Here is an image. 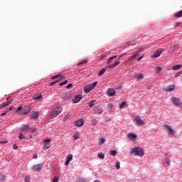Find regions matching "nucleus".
<instances>
[{"label": "nucleus", "mask_w": 182, "mask_h": 182, "mask_svg": "<svg viewBox=\"0 0 182 182\" xmlns=\"http://www.w3.org/2000/svg\"><path fill=\"white\" fill-rule=\"evenodd\" d=\"M130 154L133 156H139L140 157L144 156V149L140 146H136L131 149Z\"/></svg>", "instance_id": "1"}, {"label": "nucleus", "mask_w": 182, "mask_h": 182, "mask_svg": "<svg viewBox=\"0 0 182 182\" xmlns=\"http://www.w3.org/2000/svg\"><path fill=\"white\" fill-rule=\"evenodd\" d=\"M96 86H97V81H95V82L90 84V85H87L85 87L84 91L85 92V93H90V90H93V89H95V87H96Z\"/></svg>", "instance_id": "2"}, {"label": "nucleus", "mask_w": 182, "mask_h": 182, "mask_svg": "<svg viewBox=\"0 0 182 182\" xmlns=\"http://www.w3.org/2000/svg\"><path fill=\"white\" fill-rule=\"evenodd\" d=\"M21 112V114H28L31 112V107L29 106H25L23 107H20L17 109L16 112Z\"/></svg>", "instance_id": "3"}, {"label": "nucleus", "mask_w": 182, "mask_h": 182, "mask_svg": "<svg viewBox=\"0 0 182 182\" xmlns=\"http://www.w3.org/2000/svg\"><path fill=\"white\" fill-rule=\"evenodd\" d=\"M163 127L165 130H166L168 136H174V134H176V132H174V129H173V128L170 125L165 124Z\"/></svg>", "instance_id": "4"}, {"label": "nucleus", "mask_w": 182, "mask_h": 182, "mask_svg": "<svg viewBox=\"0 0 182 182\" xmlns=\"http://www.w3.org/2000/svg\"><path fill=\"white\" fill-rule=\"evenodd\" d=\"M63 110V108H62L61 107H58L57 108H55L50 114V117H56V116H58V114H60V113H62V111Z\"/></svg>", "instance_id": "5"}, {"label": "nucleus", "mask_w": 182, "mask_h": 182, "mask_svg": "<svg viewBox=\"0 0 182 182\" xmlns=\"http://www.w3.org/2000/svg\"><path fill=\"white\" fill-rule=\"evenodd\" d=\"M42 167H43V164H38L35 165L33 168L32 170L34 171V173H39L41 170H42Z\"/></svg>", "instance_id": "6"}, {"label": "nucleus", "mask_w": 182, "mask_h": 182, "mask_svg": "<svg viewBox=\"0 0 182 182\" xmlns=\"http://www.w3.org/2000/svg\"><path fill=\"white\" fill-rule=\"evenodd\" d=\"M171 100L173 105H175L176 106H181L182 105V100L180 98L172 97Z\"/></svg>", "instance_id": "7"}, {"label": "nucleus", "mask_w": 182, "mask_h": 182, "mask_svg": "<svg viewBox=\"0 0 182 182\" xmlns=\"http://www.w3.org/2000/svg\"><path fill=\"white\" fill-rule=\"evenodd\" d=\"M163 52H164V48H159L154 55H151V58H160Z\"/></svg>", "instance_id": "8"}, {"label": "nucleus", "mask_w": 182, "mask_h": 182, "mask_svg": "<svg viewBox=\"0 0 182 182\" xmlns=\"http://www.w3.org/2000/svg\"><path fill=\"white\" fill-rule=\"evenodd\" d=\"M94 114H102V113H103V109L99 106L94 107Z\"/></svg>", "instance_id": "9"}, {"label": "nucleus", "mask_w": 182, "mask_h": 182, "mask_svg": "<svg viewBox=\"0 0 182 182\" xmlns=\"http://www.w3.org/2000/svg\"><path fill=\"white\" fill-rule=\"evenodd\" d=\"M127 137L128 140H131L132 141H133V140H136V139H137V135L133 133H129L127 135Z\"/></svg>", "instance_id": "10"}, {"label": "nucleus", "mask_w": 182, "mask_h": 182, "mask_svg": "<svg viewBox=\"0 0 182 182\" xmlns=\"http://www.w3.org/2000/svg\"><path fill=\"white\" fill-rule=\"evenodd\" d=\"M72 160H73V155H72V154L68 155L66 157L65 166H68L69 163H70V161H72Z\"/></svg>", "instance_id": "11"}, {"label": "nucleus", "mask_w": 182, "mask_h": 182, "mask_svg": "<svg viewBox=\"0 0 182 182\" xmlns=\"http://www.w3.org/2000/svg\"><path fill=\"white\" fill-rule=\"evenodd\" d=\"M118 65H120V61H117L112 64H108L107 68H109V69H114V68Z\"/></svg>", "instance_id": "12"}, {"label": "nucleus", "mask_w": 182, "mask_h": 182, "mask_svg": "<svg viewBox=\"0 0 182 182\" xmlns=\"http://www.w3.org/2000/svg\"><path fill=\"white\" fill-rule=\"evenodd\" d=\"M83 97H82V95H78L77 96H75L73 100V103H79L80 100H82Z\"/></svg>", "instance_id": "13"}, {"label": "nucleus", "mask_w": 182, "mask_h": 182, "mask_svg": "<svg viewBox=\"0 0 182 182\" xmlns=\"http://www.w3.org/2000/svg\"><path fill=\"white\" fill-rule=\"evenodd\" d=\"M11 103H12V100H9V97H7L6 101L3 102L1 105V107H5L8 106L9 105H11Z\"/></svg>", "instance_id": "14"}, {"label": "nucleus", "mask_w": 182, "mask_h": 182, "mask_svg": "<svg viewBox=\"0 0 182 182\" xmlns=\"http://www.w3.org/2000/svg\"><path fill=\"white\" fill-rule=\"evenodd\" d=\"M75 124L77 127H80L85 124V121H83V119H78L75 122Z\"/></svg>", "instance_id": "15"}, {"label": "nucleus", "mask_w": 182, "mask_h": 182, "mask_svg": "<svg viewBox=\"0 0 182 182\" xmlns=\"http://www.w3.org/2000/svg\"><path fill=\"white\" fill-rule=\"evenodd\" d=\"M175 87L174 85H169L168 87H166V88H164V90L166 92H173V90H174Z\"/></svg>", "instance_id": "16"}, {"label": "nucleus", "mask_w": 182, "mask_h": 182, "mask_svg": "<svg viewBox=\"0 0 182 182\" xmlns=\"http://www.w3.org/2000/svg\"><path fill=\"white\" fill-rule=\"evenodd\" d=\"M135 122L137 123V124H144V121H143L139 117H135Z\"/></svg>", "instance_id": "17"}, {"label": "nucleus", "mask_w": 182, "mask_h": 182, "mask_svg": "<svg viewBox=\"0 0 182 182\" xmlns=\"http://www.w3.org/2000/svg\"><path fill=\"white\" fill-rule=\"evenodd\" d=\"M135 79H136V80H141L143 79H144V75L143 74H137L134 76Z\"/></svg>", "instance_id": "18"}, {"label": "nucleus", "mask_w": 182, "mask_h": 182, "mask_svg": "<svg viewBox=\"0 0 182 182\" xmlns=\"http://www.w3.org/2000/svg\"><path fill=\"white\" fill-rule=\"evenodd\" d=\"M138 55L139 54L137 53L135 54H132V55L128 58V60L129 62H131V60H133V59H136V58H137Z\"/></svg>", "instance_id": "19"}, {"label": "nucleus", "mask_w": 182, "mask_h": 182, "mask_svg": "<svg viewBox=\"0 0 182 182\" xmlns=\"http://www.w3.org/2000/svg\"><path fill=\"white\" fill-rule=\"evenodd\" d=\"M42 97V94L41 93H37L36 95H35L33 97V99H34V100H37L38 99H41Z\"/></svg>", "instance_id": "20"}, {"label": "nucleus", "mask_w": 182, "mask_h": 182, "mask_svg": "<svg viewBox=\"0 0 182 182\" xmlns=\"http://www.w3.org/2000/svg\"><path fill=\"white\" fill-rule=\"evenodd\" d=\"M114 93H116V92L114 91V89H109L108 90V95L109 96H114Z\"/></svg>", "instance_id": "21"}, {"label": "nucleus", "mask_w": 182, "mask_h": 182, "mask_svg": "<svg viewBox=\"0 0 182 182\" xmlns=\"http://www.w3.org/2000/svg\"><path fill=\"white\" fill-rule=\"evenodd\" d=\"M38 116H39V114H38V112H35L31 114V119H38Z\"/></svg>", "instance_id": "22"}, {"label": "nucleus", "mask_w": 182, "mask_h": 182, "mask_svg": "<svg viewBox=\"0 0 182 182\" xmlns=\"http://www.w3.org/2000/svg\"><path fill=\"white\" fill-rule=\"evenodd\" d=\"M163 70V68H161V67H156L154 68L155 70V73H160V72H161V70Z\"/></svg>", "instance_id": "23"}, {"label": "nucleus", "mask_w": 182, "mask_h": 182, "mask_svg": "<svg viewBox=\"0 0 182 182\" xmlns=\"http://www.w3.org/2000/svg\"><path fill=\"white\" fill-rule=\"evenodd\" d=\"M181 65H176L173 67V70H178V69H181Z\"/></svg>", "instance_id": "24"}, {"label": "nucleus", "mask_w": 182, "mask_h": 182, "mask_svg": "<svg viewBox=\"0 0 182 182\" xmlns=\"http://www.w3.org/2000/svg\"><path fill=\"white\" fill-rule=\"evenodd\" d=\"M6 180V176L1 174L0 175V181H5Z\"/></svg>", "instance_id": "25"}, {"label": "nucleus", "mask_w": 182, "mask_h": 182, "mask_svg": "<svg viewBox=\"0 0 182 182\" xmlns=\"http://www.w3.org/2000/svg\"><path fill=\"white\" fill-rule=\"evenodd\" d=\"M175 16L176 18H181V16H182V10H181L178 13L175 14Z\"/></svg>", "instance_id": "26"}, {"label": "nucleus", "mask_w": 182, "mask_h": 182, "mask_svg": "<svg viewBox=\"0 0 182 182\" xmlns=\"http://www.w3.org/2000/svg\"><path fill=\"white\" fill-rule=\"evenodd\" d=\"M109 154L111 155V156H116V154H117V151H116V150H112V151H109Z\"/></svg>", "instance_id": "27"}, {"label": "nucleus", "mask_w": 182, "mask_h": 182, "mask_svg": "<svg viewBox=\"0 0 182 182\" xmlns=\"http://www.w3.org/2000/svg\"><path fill=\"white\" fill-rule=\"evenodd\" d=\"M173 50H178V45L176 44L173 47H171Z\"/></svg>", "instance_id": "28"}, {"label": "nucleus", "mask_w": 182, "mask_h": 182, "mask_svg": "<svg viewBox=\"0 0 182 182\" xmlns=\"http://www.w3.org/2000/svg\"><path fill=\"white\" fill-rule=\"evenodd\" d=\"M90 107H93L95 106V100H92L88 103Z\"/></svg>", "instance_id": "29"}, {"label": "nucleus", "mask_w": 182, "mask_h": 182, "mask_svg": "<svg viewBox=\"0 0 182 182\" xmlns=\"http://www.w3.org/2000/svg\"><path fill=\"white\" fill-rule=\"evenodd\" d=\"M98 158L99 159H105V154H102V153H98Z\"/></svg>", "instance_id": "30"}, {"label": "nucleus", "mask_w": 182, "mask_h": 182, "mask_svg": "<svg viewBox=\"0 0 182 182\" xmlns=\"http://www.w3.org/2000/svg\"><path fill=\"white\" fill-rule=\"evenodd\" d=\"M106 72V68H102L100 72L99 75H105V73Z\"/></svg>", "instance_id": "31"}, {"label": "nucleus", "mask_w": 182, "mask_h": 182, "mask_svg": "<svg viewBox=\"0 0 182 182\" xmlns=\"http://www.w3.org/2000/svg\"><path fill=\"white\" fill-rule=\"evenodd\" d=\"M59 82H60V80L52 82H50V86H53V85H56V83H59Z\"/></svg>", "instance_id": "32"}, {"label": "nucleus", "mask_w": 182, "mask_h": 182, "mask_svg": "<svg viewBox=\"0 0 182 182\" xmlns=\"http://www.w3.org/2000/svg\"><path fill=\"white\" fill-rule=\"evenodd\" d=\"M105 139H103V138H101L100 139V141H99V144L100 145V146H102V144H105Z\"/></svg>", "instance_id": "33"}, {"label": "nucleus", "mask_w": 182, "mask_h": 182, "mask_svg": "<svg viewBox=\"0 0 182 182\" xmlns=\"http://www.w3.org/2000/svg\"><path fill=\"white\" fill-rule=\"evenodd\" d=\"M49 147H50L49 144H45V145L43 146V150H48V149H49Z\"/></svg>", "instance_id": "34"}, {"label": "nucleus", "mask_w": 182, "mask_h": 182, "mask_svg": "<svg viewBox=\"0 0 182 182\" xmlns=\"http://www.w3.org/2000/svg\"><path fill=\"white\" fill-rule=\"evenodd\" d=\"M115 167H116V168H117V170H119V168H120V162L119 161L116 162Z\"/></svg>", "instance_id": "35"}, {"label": "nucleus", "mask_w": 182, "mask_h": 182, "mask_svg": "<svg viewBox=\"0 0 182 182\" xmlns=\"http://www.w3.org/2000/svg\"><path fill=\"white\" fill-rule=\"evenodd\" d=\"M29 129V125H25L22 129V132L25 131V130H28Z\"/></svg>", "instance_id": "36"}, {"label": "nucleus", "mask_w": 182, "mask_h": 182, "mask_svg": "<svg viewBox=\"0 0 182 182\" xmlns=\"http://www.w3.org/2000/svg\"><path fill=\"white\" fill-rule=\"evenodd\" d=\"M73 139H74V140H77V139H79V134H74V135H73Z\"/></svg>", "instance_id": "37"}, {"label": "nucleus", "mask_w": 182, "mask_h": 182, "mask_svg": "<svg viewBox=\"0 0 182 182\" xmlns=\"http://www.w3.org/2000/svg\"><path fill=\"white\" fill-rule=\"evenodd\" d=\"M68 84V80H65L64 82H62L60 83V86H65V85Z\"/></svg>", "instance_id": "38"}, {"label": "nucleus", "mask_w": 182, "mask_h": 182, "mask_svg": "<svg viewBox=\"0 0 182 182\" xmlns=\"http://www.w3.org/2000/svg\"><path fill=\"white\" fill-rule=\"evenodd\" d=\"M166 164H168V166H170V164H171V161H170V159H168V158L166 159Z\"/></svg>", "instance_id": "39"}, {"label": "nucleus", "mask_w": 182, "mask_h": 182, "mask_svg": "<svg viewBox=\"0 0 182 182\" xmlns=\"http://www.w3.org/2000/svg\"><path fill=\"white\" fill-rule=\"evenodd\" d=\"M126 106V102H123L121 103L120 107L122 109H123Z\"/></svg>", "instance_id": "40"}, {"label": "nucleus", "mask_w": 182, "mask_h": 182, "mask_svg": "<svg viewBox=\"0 0 182 182\" xmlns=\"http://www.w3.org/2000/svg\"><path fill=\"white\" fill-rule=\"evenodd\" d=\"M59 181V178L58 176H55L53 178V182H58Z\"/></svg>", "instance_id": "41"}, {"label": "nucleus", "mask_w": 182, "mask_h": 182, "mask_svg": "<svg viewBox=\"0 0 182 182\" xmlns=\"http://www.w3.org/2000/svg\"><path fill=\"white\" fill-rule=\"evenodd\" d=\"M25 182H31V177L29 176L26 177Z\"/></svg>", "instance_id": "42"}, {"label": "nucleus", "mask_w": 182, "mask_h": 182, "mask_svg": "<svg viewBox=\"0 0 182 182\" xmlns=\"http://www.w3.org/2000/svg\"><path fill=\"white\" fill-rule=\"evenodd\" d=\"M60 77V75L58 74L56 75L53 76L52 79H56V78Z\"/></svg>", "instance_id": "43"}, {"label": "nucleus", "mask_w": 182, "mask_h": 182, "mask_svg": "<svg viewBox=\"0 0 182 182\" xmlns=\"http://www.w3.org/2000/svg\"><path fill=\"white\" fill-rule=\"evenodd\" d=\"M92 126H96V124H97V122H96L95 119L92 120Z\"/></svg>", "instance_id": "44"}, {"label": "nucleus", "mask_w": 182, "mask_h": 182, "mask_svg": "<svg viewBox=\"0 0 182 182\" xmlns=\"http://www.w3.org/2000/svg\"><path fill=\"white\" fill-rule=\"evenodd\" d=\"M112 62H113V60L112 58H109L108 61H107V63H109V65H110V63H112Z\"/></svg>", "instance_id": "45"}, {"label": "nucleus", "mask_w": 182, "mask_h": 182, "mask_svg": "<svg viewBox=\"0 0 182 182\" xmlns=\"http://www.w3.org/2000/svg\"><path fill=\"white\" fill-rule=\"evenodd\" d=\"M29 132H31V133H33L34 132H36V128H33V129H30Z\"/></svg>", "instance_id": "46"}, {"label": "nucleus", "mask_w": 182, "mask_h": 182, "mask_svg": "<svg viewBox=\"0 0 182 182\" xmlns=\"http://www.w3.org/2000/svg\"><path fill=\"white\" fill-rule=\"evenodd\" d=\"M50 139H46V140H44V143H46V144H49V143H50Z\"/></svg>", "instance_id": "47"}, {"label": "nucleus", "mask_w": 182, "mask_h": 182, "mask_svg": "<svg viewBox=\"0 0 182 182\" xmlns=\"http://www.w3.org/2000/svg\"><path fill=\"white\" fill-rule=\"evenodd\" d=\"M13 149H14V150H18V146H17L16 144H15L13 146Z\"/></svg>", "instance_id": "48"}, {"label": "nucleus", "mask_w": 182, "mask_h": 182, "mask_svg": "<svg viewBox=\"0 0 182 182\" xmlns=\"http://www.w3.org/2000/svg\"><path fill=\"white\" fill-rule=\"evenodd\" d=\"M116 87H117V89H122V84H117Z\"/></svg>", "instance_id": "49"}, {"label": "nucleus", "mask_w": 182, "mask_h": 182, "mask_svg": "<svg viewBox=\"0 0 182 182\" xmlns=\"http://www.w3.org/2000/svg\"><path fill=\"white\" fill-rule=\"evenodd\" d=\"M8 143V141H0V144H6Z\"/></svg>", "instance_id": "50"}, {"label": "nucleus", "mask_w": 182, "mask_h": 182, "mask_svg": "<svg viewBox=\"0 0 182 182\" xmlns=\"http://www.w3.org/2000/svg\"><path fill=\"white\" fill-rule=\"evenodd\" d=\"M143 58H144V55L140 56V57L137 59V61H138V62H140V60H141V59H143Z\"/></svg>", "instance_id": "51"}, {"label": "nucleus", "mask_w": 182, "mask_h": 182, "mask_svg": "<svg viewBox=\"0 0 182 182\" xmlns=\"http://www.w3.org/2000/svg\"><path fill=\"white\" fill-rule=\"evenodd\" d=\"M19 139H20V140H21V139H25V136H23L22 133H20V134H19Z\"/></svg>", "instance_id": "52"}, {"label": "nucleus", "mask_w": 182, "mask_h": 182, "mask_svg": "<svg viewBox=\"0 0 182 182\" xmlns=\"http://www.w3.org/2000/svg\"><path fill=\"white\" fill-rule=\"evenodd\" d=\"M72 86H73V85L68 84L66 87H67V89H70V87H72Z\"/></svg>", "instance_id": "53"}, {"label": "nucleus", "mask_w": 182, "mask_h": 182, "mask_svg": "<svg viewBox=\"0 0 182 182\" xmlns=\"http://www.w3.org/2000/svg\"><path fill=\"white\" fill-rule=\"evenodd\" d=\"M86 63H87V61L80 63L78 65H86Z\"/></svg>", "instance_id": "54"}, {"label": "nucleus", "mask_w": 182, "mask_h": 182, "mask_svg": "<svg viewBox=\"0 0 182 182\" xmlns=\"http://www.w3.org/2000/svg\"><path fill=\"white\" fill-rule=\"evenodd\" d=\"M78 181H80V182H85V179L82 178H80L78 179Z\"/></svg>", "instance_id": "55"}, {"label": "nucleus", "mask_w": 182, "mask_h": 182, "mask_svg": "<svg viewBox=\"0 0 182 182\" xmlns=\"http://www.w3.org/2000/svg\"><path fill=\"white\" fill-rule=\"evenodd\" d=\"M66 96L68 97H70V96H72V94L71 93H68V94H66Z\"/></svg>", "instance_id": "56"}, {"label": "nucleus", "mask_w": 182, "mask_h": 182, "mask_svg": "<svg viewBox=\"0 0 182 182\" xmlns=\"http://www.w3.org/2000/svg\"><path fill=\"white\" fill-rule=\"evenodd\" d=\"M108 107H113V104L112 103L108 104Z\"/></svg>", "instance_id": "57"}, {"label": "nucleus", "mask_w": 182, "mask_h": 182, "mask_svg": "<svg viewBox=\"0 0 182 182\" xmlns=\"http://www.w3.org/2000/svg\"><path fill=\"white\" fill-rule=\"evenodd\" d=\"M33 159H38V154H34Z\"/></svg>", "instance_id": "58"}, {"label": "nucleus", "mask_w": 182, "mask_h": 182, "mask_svg": "<svg viewBox=\"0 0 182 182\" xmlns=\"http://www.w3.org/2000/svg\"><path fill=\"white\" fill-rule=\"evenodd\" d=\"M6 113H8V111H6V112H4V113L1 114V116H5V114H6Z\"/></svg>", "instance_id": "59"}, {"label": "nucleus", "mask_w": 182, "mask_h": 182, "mask_svg": "<svg viewBox=\"0 0 182 182\" xmlns=\"http://www.w3.org/2000/svg\"><path fill=\"white\" fill-rule=\"evenodd\" d=\"M118 57V55H115V56H112V57H111L112 58V59L113 60V59H116V58H117Z\"/></svg>", "instance_id": "60"}, {"label": "nucleus", "mask_w": 182, "mask_h": 182, "mask_svg": "<svg viewBox=\"0 0 182 182\" xmlns=\"http://www.w3.org/2000/svg\"><path fill=\"white\" fill-rule=\"evenodd\" d=\"M9 110H10V112H11V110H14V107H10L9 109Z\"/></svg>", "instance_id": "61"}, {"label": "nucleus", "mask_w": 182, "mask_h": 182, "mask_svg": "<svg viewBox=\"0 0 182 182\" xmlns=\"http://www.w3.org/2000/svg\"><path fill=\"white\" fill-rule=\"evenodd\" d=\"M118 59H121V58H123V55H118Z\"/></svg>", "instance_id": "62"}, {"label": "nucleus", "mask_w": 182, "mask_h": 182, "mask_svg": "<svg viewBox=\"0 0 182 182\" xmlns=\"http://www.w3.org/2000/svg\"><path fill=\"white\" fill-rule=\"evenodd\" d=\"M176 76H178V74H176Z\"/></svg>", "instance_id": "63"}]
</instances>
